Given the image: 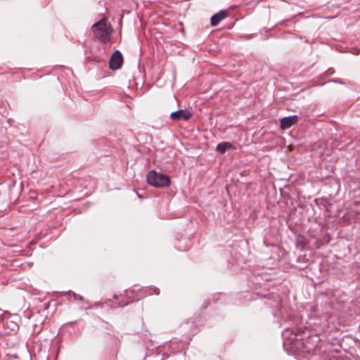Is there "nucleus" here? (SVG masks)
I'll use <instances>...</instances> for the list:
<instances>
[{
  "label": "nucleus",
  "mask_w": 360,
  "mask_h": 360,
  "mask_svg": "<svg viewBox=\"0 0 360 360\" xmlns=\"http://www.w3.org/2000/svg\"><path fill=\"white\" fill-rule=\"evenodd\" d=\"M92 30L95 36L101 41L106 43L110 41L112 28L105 19H102L94 23L92 26Z\"/></svg>",
  "instance_id": "obj_1"
},
{
  "label": "nucleus",
  "mask_w": 360,
  "mask_h": 360,
  "mask_svg": "<svg viewBox=\"0 0 360 360\" xmlns=\"http://www.w3.org/2000/svg\"><path fill=\"white\" fill-rule=\"evenodd\" d=\"M147 182L150 186L156 188L166 187L169 186L170 179L167 175L152 170L147 174Z\"/></svg>",
  "instance_id": "obj_2"
},
{
  "label": "nucleus",
  "mask_w": 360,
  "mask_h": 360,
  "mask_svg": "<svg viewBox=\"0 0 360 360\" xmlns=\"http://www.w3.org/2000/svg\"><path fill=\"white\" fill-rule=\"evenodd\" d=\"M123 63V58L120 51H115L109 60V68L111 70L120 69Z\"/></svg>",
  "instance_id": "obj_3"
},
{
  "label": "nucleus",
  "mask_w": 360,
  "mask_h": 360,
  "mask_svg": "<svg viewBox=\"0 0 360 360\" xmlns=\"http://www.w3.org/2000/svg\"><path fill=\"white\" fill-rule=\"evenodd\" d=\"M193 114L188 110H179L171 113L170 117L174 121H187L192 117Z\"/></svg>",
  "instance_id": "obj_4"
},
{
  "label": "nucleus",
  "mask_w": 360,
  "mask_h": 360,
  "mask_svg": "<svg viewBox=\"0 0 360 360\" xmlns=\"http://www.w3.org/2000/svg\"><path fill=\"white\" fill-rule=\"evenodd\" d=\"M299 117L297 115H292L284 117L281 120L280 126L283 130L290 128L298 122Z\"/></svg>",
  "instance_id": "obj_5"
},
{
  "label": "nucleus",
  "mask_w": 360,
  "mask_h": 360,
  "mask_svg": "<svg viewBox=\"0 0 360 360\" xmlns=\"http://www.w3.org/2000/svg\"><path fill=\"white\" fill-rule=\"evenodd\" d=\"M310 323H309V327H311V325L314 326L313 329L316 333L323 332L326 326V323L324 322H321L319 318H311Z\"/></svg>",
  "instance_id": "obj_6"
},
{
  "label": "nucleus",
  "mask_w": 360,
  "mask_h": 360,
  "mask_svg": "<svg viewBox=\"0 0 360 360\" xmlns=\"http://www.w3.org/2000/svg\"><path fill=\"white\" fill-rule=\"evenodd\" d=\"M226 16L227 15L225 11H221L218 12L211 18V25L212 26H217L222 20L226 18Z\"/></svg>",
  "instance_id": "obj_7"
},
{
  "label": "nucleus",
  "mask_w": 360,
  "mask_h": 360,
  "mask_svg": "<svg viewBox=\"0 0 360 360\" xmlns=\"http://www.w3.org/2000/svg\"><path fill=\"white\" fill-rule=\"evenodd\" d=\"M233 148L232 145L229 142H223L217 145V150L223 154L229 149Z\"/></svg>",
  "instance_id": "obj_8"
},
{
  "label": "nucleus",
  "mask_w": 360,
  "mask_h": 360,
  "mask_svg": "<svg viewBox=\"0 0 360 360\" xmlns=\"http://www.w3.org/2000/svg\"><path fill=\"white\" fill-rule=\"evenodd\" d=\"M75 299H78L79 300H82V297L81 295H77L76 294H74Z\"/></svg>",
  "instance_id": "obj_9"
},
{
  "label": "nucleus",
  "mask_w": 360,
  "mask_h": 360,
  "mask_svg": "<svg viewBox=\"0 0 360 360\" xmlns=\"http://www.w3.org/2000/svg\"><path fill=\"white\" fill-rule=\"evenodd\" d=\"M289 330L288 329L285 330V331L283 333V337L285 338L287 334L288 333Z\"/></svg>",
  "instance_id": "obj_10"
},
{
  "label": "nucleus",
  "mask_w": 360,
  "mask_h": 360,
  "mask_svg": "<svg viewBox=\"0 0 360 360\" xmlns=\"http://www.w3.org/2000/svg\"><path fill=\"white\" fill-rule=\"evenodd\" d=\"M293 340H297V335L295 334L294 335V338H292Z\"/></svg>",
  "instance_id": "obj_11"
},
{
  "label": "nucleus",
  "mask_w": 360,
  "mask_h": 360,
  "mask_svg": "<svg viewBox=\"0 0 360 360\" xmlns=\"http://www.w3.org/2000/svg\"><path fill=\"white\" fill-rule=\"evenodd\" d=\"M155 292L157 295H158V294H159L158 290H155Z\"/></svg>",
  "instance_id": "obj_12"
}]
</instances>
